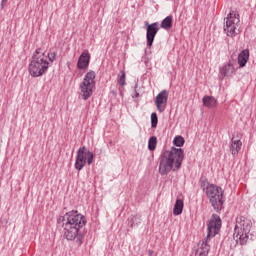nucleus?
Returning <instances> with one entry per match:
<instances>
[{
	"mask_svg": "<svg viewBox=\"0 0 256 256\" xmlns=\"http://www.w3.org/2000/svg\"><path fill=\"white\" fill-rule=\"evenodd\" d=\"M87 225V218L78 211L67 212L62 217V227L64 229V238L67 241H75L78 247L83 245V232L81 229Z\"/></svg>",
	"mask_w": 256,
	"mask_h": 256,
	"instance_id": "obj_1",
	"label": "nucleus"
},
{
	"mask_svg": "<svg viewBox=\"0 0 256 256\" xmlns=\"http://www.w3.org/2000/svg\"><path fill=\"white\" fill-rule=\"evenodd\" d=\"M185 159V152L182 148L171 147L161 153L159 158V173L160 175H169L171 171L174 173L181 169L183 160Z\"/></svg>",
	"mask_w": 256,
	"mask_h": 256,
	"instance_id": "obj_2",
	"label": "nucleus"
},
{
	"mask_svg": "<svg viewBox=\"0 0 256 256\" xmlns=\"http://www.w3.org/2000/svg\"><path fill=\"white\" fill-rule=\"evenodd\" d=\"M221 217L217 214H212L208 223L207 237L198 243V249L194 251V256H208L211 247L209 246V240L219 234L221 231Z\"/></svg>",
	"mask_w": 256,
	"mask_h": 256,
	"instance_id": "obj_3",
	"label": "nucleus"
},
{
	"mask_svg": "<svg viewBox=\"0 0 256 256\" xmlns=\"http://www.w3.org/2000/svg\"><path fill=\"white\" fill-rule=\"evenodd\" d=\"M49 69V61L43 49L38 48L32 55V60L28 66V71L32 77H43Z\"/></svg>",
	"mask_w": 256,
	"mask_h": 256,
	"instance_id": "obj_4",
	"label": "nucleus"
},
{
	"mask_svg": "<svg viewBox=\"0 0 256 256\" xmlns=\"http://www.w3.org/2000/svg\"><path fill=\"white\" fill-rule=\"evenodd\" d=\"M251 227H253V222L245 216H240L236 218V225L234 228L233 238L237 245H247L249 241V233L251 232Z\"/></svg>",
	"mask_w": 256,
	"mask_h": 256,
	"instance_id": "obj_5",
	"label": "nucleus"
},
{
	"mask_svg": "<svg viewBox=\"0 0 256 256\" xmlns=\"http://www.w3.org/2000/svg\"><path fill=\"white\" fill-rule=\"evenodd\" d=\"M225 192L223 188L215 184H210L206 187V196L209 199V203L213 207L216 213H219L223 209V195Z\"/></svg>",
	"mask_w": 256,
	"mask_h": 256,
	"instance_id": "obj_6",
	"label": "nucleus"
},
{
	"mask_svg": "<svg viewBox=\"0 0 256 256\" xmlns=\"http://www.w3.org/2000/svg\"><path fill=\"white\" fill-rule=\"evenodd\" d=\"M239 14L230 12L224 22V32L227 37H236L241 31L239 30Z\"/></svg>",
	"mask_w": 256,
	"mask_h": 256,
	"instance_id": "obj_7",
	"label": "nucleus"
},
{
	"mask_svg": "<svg viewBox=\"0 0 256 256\" xmlns=\"http://www.w3.org/2000/svg\"><path fill=\"white\" fill-rule=\"evenodd\" d=\"M93 89H95V71L90 70L80 83V91L84 101L93 95Z\"/></svg>",
	"mask_w": 256,
	"mask_h": 256,
	"instance_id": "obj_8",
	"label": "nucleus"
},
{
	"mask_svg": "<svg viewBox=\"0 0 256 256\" xmlns=\"http://www.w3.org/2000/svg\"><path fill=\"white\" fill-rule=\"evenodd\" d=\"M146 27V41L147 47H153V41H155V37L157 33H159V22H154L149 24L148 21L144 22Z\"/></svg>",
	"mask_w": 256,
	"mask_h": 256,
	"instance_id": "obj_9",
	"label": "nucleus"
},
{
	"mask_svg": "<svg viewBox=\"0 0 256 256\" xmlns=\"http://www.w3.org/2000/svg\"><path fill=\"white\" fill-rule=\"evenodd\" d=\"M169 99V92L167 90H162L156 97H155V105L157 111L159 113H163L167 108V101Z\"/></svg>",
	"mask_w": 256,
	"mask_h": 256,
	"instance_id": "obj_10",
	"label": "nucleus"
},
{
	"mask_svg": "<svg viewBox=\"0 0 256 256\" xmlns=\"http://www.w3.org/2000/svg\"><path fill=\"white\" fill-rule=\"evenodd\" d=\"M89 63H91V54H89V50H85L78 58L77 67L83 71L89 67Z\"/></svg>",
	"mask_w": 256,
	"mask_h": 256,
	"instance_id": "obj_11",
	"label": "nucleus"
},
{
	"mask_svg": "<svg viewBox=\"0 0 256 256\" xmlns=\"http://www.w3.org/2000/svg\"><path fill=\"white\" fill-rule=\"evenodd\" d=\"M80 158L84 159L88 165H91L93 163L94 155L93 152H91L87 147L83 146L80 147L77 151V154Z\"/></svg>",
	"mask_w": 256,
	"mask_h": 256,
	"instance_id": "obj_12",
	"label": "nucleus"
},
{
	"mask_svg": "<svg viewBox=\"0 0 256 256\" xmlns=\"http://www.w3.org/2000/svg\"><path fill=\"white\" fill-rule=\"evenodd\" d=\"M241 147H243V142H241V140L235 139V137H233L231 139V143H230V151H231L232 155H239V151H241Z\"/></svg>",
	"mask_w": 256,
	"mask_h": 256,
	"instance_id": "obj_13",
	"label": "nucleus"
},
{
	"mask_svg": "<svg viewBox=\"0 0 256 256\" xmlns=\"http://www.w3.org/2000/svg\"><path fill=\"white\" fill-rule=\"evenodd\" d=\"M202 103L204 107H208V109H213L217 107V99L213 96H204L202 99Z\"/></svg>",
	"mask_w": 256,
	"mask_h": 256,
	"instance_id": "obj_14",
	"label": "nucleus"
},
{
	"mask_svg": "<svg viewBox=\"0 0 256 256\" xmlns=\"http://www.w3.org/2000/svg\"><path fill=\"white\" fill-rule=\"evenodd\" d=\"M249 61V50H242L238 55V63L240 67H245Z\"/></svg>",
	"mask_w": 256,
	"mask_h": 256,
	"instance_id": "obj_15",
	"label": "nucleus"
},
{
	"mask_svg": "<svg viewBox=\"0 0 256 256\" xmlns=\"http://www.w3.org/2000/svg\"><path fill=\"white\" fill-rule=\"evenodd\" d=\"M233 71H235V68H233L231 63H228L222 67L220 73L223 77H230V75H233Z\"/></svg>",
	"mask_w": 256,
	"mask_h": 256,
	"instance_id": "obj_16",
	"label": "nucleus"
},
{
	"mask_svg": "<svg viewBox=\"0 0 256 256\" xmlns=\"http://www.w3.org/2000/svg\"><path fill=\"white\" fill-rule=\"evenodd\" d=\"M160 27L162 29H171V27H173V16H167L166 18H164L160 24Z\"/></svg>",
	"mask_w": 256,
	"mask_h": 256,
	"instance_id": "obj_17",
	"label": "nucleus"
},
{
	"mask_svg": "<svg viewBox=\"0 0 256 256\" xmlns=\"http://www.w3.org/2000/svg\"><path fill=\"white\" fill-rule=\"evenodd\" d=\"M184 203L183 200L177 199L173 209V215H181L183 213Z\"/></svg>",
	"mask_w": 256,
	"mask_h": 256,
	"instance_id": "obj_18",
	"label": "nucleus"
},
{
	"mask_svg": "<svg viewBox=\"0 0 256 256\" xmlns=\"http://www.w3.org/2000/svg\"><path fill=\"white\" fill-rule=\"evenodd\" d=\"M86 165H87V162L83 158H80L76 154V160H75V164H74L75 169L77 171H81L83 169V167H85Z\"/></svg>",
	"mask_w": 256,
	"mask_h": 256,
	"instance_id": "obj_19",
	"label": "nucleus"
},
{
	"mask_svg": "<svg viewBox=\"0 0 256 256\" xmlns=\"http://www.w3.org/2000/svg\"><path fill=\"white\" fill-rule=\"evenodd\" d=\"M141 223V216H131L128 218V225L129 227H137Z\"/></svg>",
	"mask_w": 256,
	"mask_h": 256,
	"instance_id": "obj_20",
	"label": "nucleus"
},
{
	"mask_svg": "<svg viewBox=\"0 0 256 256\" xmlns=\"http://www.w3.org/2000/svg\"><path fill=\"white\" fill-rule=\"evenodd\" d=\"M157 147V137L152 136L148 140V149L149 151H155Z\"/></svg>",
	"mask_w": 256,
	"mask_h": 256,
	"instance_id": "obj_21",
	"label": "nucleus"
},
{
	"mask_svg": "<svg viewBox=\"0 0 256 256\" xmlns=\"http://www.w3.org/2000/svg\"><path fill=\"white\" fill-rule=\"evenodd\" d=\"M173 143L175 147H183L185 145V138H183V136H176Z\"/></svg>",
	"mask_w": 256,
	"mask_h": 256,
	"instance_id": "obj_22",
	"label": "nucleus"
},
{
	"mask_svg": "<svg viewBox=\"0 0 256 256\" xmlns=\"http://www.w3.org/2000/svg\"><path fill=\"white\" fill-rule=\"evenodd\" d=\"M117 83L120 85V87H125V72L123 70H121L120 74L118 75Z\"/></svg>",
	"mask_w": 256,
	"mask_h": 256,
	"instance_id": "obj_23",
	"label": "nucleus"
},
{
	"mask_svg": "<svg viewBox=\"0 0 256 256\" xmlns=\"http://www.w3.org/2000/svg\"><path fill=\"white\" fill-rule=\"evenodd\" d=\"M157 123H159V118L157 117V113L153 112L151 114V127H152V129H157Z\"/></svg>",
	"mask_w": 256,
	"mask_h": 256,
	"instance_id": "obj_24",
	"label": "nucleus"
},
{
	"mask_svg": "<svg viewBox=\"0 0 256 256\" xmlns=\"http://www.w3.org/2000/svg\"><path fill=\"white\" fill-rule=\"evenodd\" d=\"M200 187L202 190L207 192V187H209V185H211L208 181L207 178H200Z\"/></svg>",
	"mask_w": 256,
	"mask_h": 256,
	"instance_id": "obj_25",
	"label": "nucleus"
},
{
	"mask_svg": "<svg viewBox=\"0 0 256 256\" xmlns=\"http://www.w3.org/2000/svg\"><path fill=\"white\" fill-rule=\"evenodd\" d=\"M49 59L50 63H54L57 61V52H49L46 56V61Z\"/></svg>",
	"mask_w": 256,
	"mask_h": 256,
	"instance_id": "obj_26",
	"label": "nucleus"
},
{
	"mask_svg": "<svg viewBox=\"0 0 256 256\" xmlns=\"http://www.w3.org/2000/svg\"><path fill=\"white\" fill-rule=\"evenodd\" d=\"M153 253H154L153 250H148V255H149V256H152Z\"/></svg>",
	"mask_w": 256,
	"mask_h": 256,
	"instance_id": "obj_27",
	"label": "nucleus"
},
{
	"mask_svg": "<svg viewBox=\"0 0 256 256\" xmlns=\"http://www.w3.org/2000/svg\"><path fill=\"white\" fill-rule=\"evenodd\" d=\"M1 7H2V9L5 8V3H3V0L1 1Z\"/></svg>",
	"mask_w": 256,
	"mask_h": 256,
	"instance_id": "obj_28",
	"label": "nucleus"
},
{
	"mask_svg": "<svg viewBox=\"0 0 256 256\" xmlns=\"http://www.w3.org/2000/svg\"><path fill=\"white\" fill-rule=\"evenodd\" d=\"M135 97H139V92H137V90H135Z\"/></svg>",
	"mask_w": 256,
	"mask_h": 256,
	"instance_id": "obj_29",
	"label": "nucleus"
},
{
	"mask_svg": "<svg viewBox=\"0 0 256 256\" xmlns=\"http://www.w3.org/2000/svg\"><path fill=\"white\" fill-rule=\"evenodd\" d=\"M7 2V0H2V3H6Z\"/></svg>",
	"mask_w": 256,
	"mask_h": 256,
	"instance_id": "obj_30",
	"label": "nucleus"
}]
</instances>
